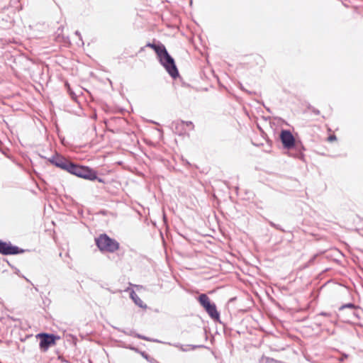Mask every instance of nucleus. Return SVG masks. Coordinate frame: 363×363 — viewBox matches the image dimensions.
<instances>
[{"mask_svg":"<svg viewBox=\"0 0 363 363\" xmlns=\"http://www.w3.org/2000/svg\"><path fill=\"white\" fill-rule=\"evenodd\" d=\"M23 250H20L16 246H13L10 243H7L0 240V253L2 255H16L22 252Z\"/></svg>","mask_w":363,"mask_h":363,"instance_id":"nucleus-9","label":"nucleus"},{"mask_svg":"<svg viewBox=\"0 0 363 363\" xmlns=\"http://www.w3.org/2000/svg\"><path fill=\"white\" fill-rule=\"evenodd\" d=\"M69 172L79 177L89 180H95L97 179L96 172L87 167L79 166L72 163Z\"/></svg>","mask_w":363,"mask_h":363,"instance_id":"nucleus-4","label":"nucleus"},{"mask_svg":"<svg viewBox=\"0 0 363 363\" xmlns=\"http://www.w3.org/2000/svg\"><path fill=\"white\" fill-rule=\"evenodd\" d=\"M65 86L67 87L68 90L70 89L69 84L67 82H66Z\"/></svg>","mask_w":363,"mask_h":363,"instance_id":"nucleus-15","label":"nucleus"},{"mask_svg":"<svg viewBox=\"0 0 363 363\" xmlns=\"http://www.w3.org/2000/svg\"><path fill=\"white\" fill-rule=\"evenodd\" d=\"M36 338L40 340L39 346L40 350L46 352L50 347L56 344V340L60 337L52 334L39 333L36 335Z\"/></svg>","mask_w":363,"mask_h":363,"instance_id":"nucleus-6","label":"nucleus"},{"mask_svg":"<svg viewBox=\"0 0 363 363\" xmlns=\"http://www.w3.org/2000/svg\"><path fill=\"white\" fill-rule=\"evenodd\" d=\"M336 136L335 135H331L328 138V141L330 143L334 142L336 140Z\"/></svg>","mask_w":363,"mask_h":363,"instance_id":"nucleus-13","label":"nucleus"},{"mask_svg":"<svg viewBox=\"0 0 363 363\" xmlns=\"http://www.w3.org/2000/svg\"><path fill=\"white\" fill-rule=\"evenodd\" d=\"M344 308H354V305L352 304V303H348V304H346L345 306H342L340 309H343Z\"/></svg>","mask_w":363,"mask_h":363,"instance_id":"nucleus-14","label":"nucleus"},{"mask_svg":"<svg viewBox=\"0 0 363 363\" xmlns=\"http://www.w3.org/2000/svg\"><path fill=\"white\" fill-rule=\"evenodd\" d=\"M95 242L101 252H114L119 248V243L106 234H101L95 239Z\"/></svg>","mask_w":363,"mask_h":363,"instance_id":"nucleus-3","label":"nucleus"},{"mask_svg":"<svg viewBox=\"0 0 363 363\" xmlns=\"http://www.w3.org/2000/svg\"><path fill=\"white\" fill-rule=\"evenodd\" d=\"M280 140L284 148L291 150L296 147V148H302L301 144L296 142V140L289 130H283L280 133Z\"/></svg>","mask_w":363,"mask_h":363,"instance_id":"nucleus-7","label":"nucleus"},{"mask_svg":"<svg viewBox=\"0 0 363 363\" xmlns=\"http://www.w3.org/2000/svg\"><path fill=\"white\" fill-rule=\"evenodd\" d=\"M174 125L176 133L180 135H185L188 131L194 128V125L191 121H177Z\"/></svg>","mask_w":363,"mask_h":363,"instance_id":"nucleus-8","label":"nucleus"},{"mask_svg":"<svg viewBox=\"0 0 363 363\" xmlns=\"http://www.w3.org/2000/svg\"><path fill=\"white\" fill-rule=\"evenodd\" d=\"M199 301L211 318L218 320L220 314L216 309V306L214 303H211L210 298L206 294H201L199 297Z\"/></svg>","mask_w":363,"mask_h":363,"instance_id":"nucleus-5","label":"nucleus"},{"mask_svg":"<svg viewBox=\"0 0 363 363\" xmlns=\"http://www.w3.org/2000/svg\"><path fill=\"white\" fill-rule=\"evenodd\" d=\"M147 47H149L155 50L160 60V62L173 78L178 77L179 72L175 65L174 59L169 55L163 45H155L154 43H148L147 44Z\"/></svg>","mask_w":363,"mask_h":363,"instance_id":"nucleus-2","label":"nucleus"},{"mask_svg":"<svg viewBox=\"0 0 363 363\" xmlns=\"http://www.w3.org/2000/svg\"><path fill=\"white\" fill-rule=\"evenodd\" d=\"M130 297L136 305H138L140 307L144 306L143 301L139 298V296L137 295V294L135 292L132 291L130 294Z\"/></svg>","mask_w":363,"mask_h":363,"instance_id":"nucleus-11","label":"nucleus"},{"mask_svg":"<svg viewBox=\"0 0 363 363\" xmlns=\"http://www.w3.org/2000/svg\"><path fill=\"white\" fill-rule=\"evenodd\" d=\"M147 47H149L155 50L160 60V62L173 78L178 77L179 72L175 65L174 59L169 55L163 45H155L154 43H148L147 44Z\"/></svg>","mask_w":363,"mask_h":363,"instance_id":"nucleus-1","label":"nucleus"},{"mask_svg":"<svg viewBox=\"0 0 363 363\" xmlns=\"http://www.w3.org/2000/svg\"><path fill=\"white\" fill-rule=\"evenodd\" d=\"M141 354H142V356H143L145 359H147V361H149V362H152V360L155 361V359L150 357H149L147 354H145V352H142V353H141Z\"/></svg>","mask_w":363,"mask_h":363,"instance_id":"nucleus-12","label":"nucleus"},{"mask_svg":"<svg viewBox=\"0 0 363 363\" xmlns=\"http://www.w3.org/2000/svg\"><path fill=\"white\" fill-rule=\"evenodd\" d=\"M50 162L53 164H55L56 167H58L62 169L67 171V172H69L70 166L72 164V162H70L69 161L67 160L66 159H65L63 157H57L56 158H53Z\"/></svg>","mask_w":363,"mask_h":363,"instance_id":"nucleus-10","label":"nucleus"}]
</instances>
